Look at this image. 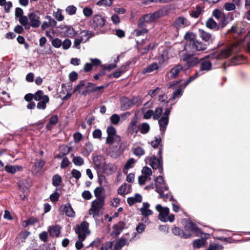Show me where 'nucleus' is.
<instances>
[{"instance_id": "1", "label": "nucleus", "mask_w": 250, "mask_h": 250, "mask_svg": "<svg viewBox=\"0 0 250 250\" xmlns=\"http://www.w3.org/2000/svg\"><path fill=\"white\" fill-rule=\"evenodd\" d=\"M172 232L174 235H178L182 238L187 239L192 236V233L198 235L201 231L195 224L189 222L186 226L185 231L178 227H175L172 229Z\"/></svg>"}, {"instance_id": "2", "label": "nucleus", "mask_w": 250, "mask_h": 250, "mask_svg": "<svg viewBox=\"0 0 250 250\" xmlns=\"http://www.w3.org/2000/svg\"><path fill=\"white\" fill-rule=\"evenodd\" d=\"M155 209L159 212L158 218L162 222L174 221L175 216L174 214H169V209L167 207H164L160 204H158L155 206Z\"/></svg>"}, {"instance_id": "3", "label": "nucleus", "mask_w": 250, "mask_h": 250, "mask_svg": "<svg viewBox=\"0 0 250 250\" xmlns=\"http://www.w3.org/2000/svg\"><path fill=\"white\" fill-rule=\"evenodd\" d=\"M104 206V201L103 200H94L91 204V207L88 210V214L93 218L99 217L102 214V210Z\"/></svg>"}, {"instance_id": "4", "label": "nucleus", "mask_w": 250, "mask_h": 250, "mask_svg": "<svg viewBox=\"0 0 250 250\" xmlns=\"http://www.w3.org/2000/svg\"><path fill=\"white\" fill-rule=\"evenodd\" d=\"M93 33L88 30H83L81 32L78 36L74 42L73 47L80 49V44L86 42L91 37L93 36Z\"/></svg>"}, {"instance_id": "5", "label": "nucleus", "mask_w": 250, "mask_h": 250, "mask_svg": "<svg viewBox=\"0 0 250 250\" xmlns=\"http://www.w3.org/2000/svg\"><path fill=\"white\" fill-rule=\"evenodd\" d=\"M76 232L78 235V239L84 240L86 236L90 233V230L89 229V224L86 221H83L80 225L77 226Z\"/></svg>"}, {"instance_id": "6", "label": "nucleus", "mask_w": 250, "mask_h": 250, "mask_svg": "<svg viewBox=\"0 0 250 250\" xmlns=\"http://www.w3.org/2000/svg\"><path fill=\"white\" fill-rule=\"evenodd\" d=\"M159 17V13L155 12L152 14H148L145 15L143 17H140L138 25L139 27H144L145 26V23H149L157 19Z\"/></svg>"}, {"instance_id": "7", "label": "nucleus", "mask_w": 250, "mask_h": 250, "mask_svg": "<svg viewBox=\"0 0 250 250\" xmlns=\"http://www.w3.org/2000/svg\"><path fill=\"white\" fill-rule=\"evenodd\" d=\"M128 235V234H126L120 239L112 242L113 243L112 250H121L123 247L128 245L129 242L132 240L133 237L132 238L126 237L125 236Z\"/></svg>"}, {"instance_id": "8", "label": "nucleus", "mask_w": 250, "mask_h": 250, "mask_svg": "<svg viewBox=\"0 0 250 250\" xmlns=\"http://www.w3.org/2000/svg\"><path fill=\"white\" fill-rule=\"evenodd\" d=\"M105 18L100 15H95L91 21V25L95 30H99L105 24Z\"/></svg>"}, {"instance_id": "9", "label": "nucleus", "mask_w": 250, "mask_h": 250, "mask_svg": "<svg viewBox=\"0 0 250 250\" xmlns=\"http://www.w3.org/2000/svg\"><path fill=\"white\" fill-rule=\"evenodd\" d=\"M190 24L189 20L186 18L180 16L177 18L173 22V25L177 30L184 28Z\"/></svg>"}, {"instance_id": "10", "label": "nucleus", "mask_w": 250, "mask_h": 250, "mask_svg": "<svg viewBox=\"0 0 250 250\" xmlns=\"http://www.w3.org/2000/svg\"><path fill=\"white\" fill-rule=\"evenodd\" d=\"M138 118L136 115L131 120L129 123L126 132L128 134L136 135L139 130V125L137 124Z\"/></svg>"}, {"instance_id": "11", "label": "nucleus", "mask_w": 250, "mask_h": 250, "mask_svg": "<svg viewBox=\"0 0 250 250\" xmlns=\"http://www.w3.org/2000/svg\"><path fill=\"white\" fill-rule=\"evenodd\" d=\"M141 172L142 175L139 176L138 182L140 185H143L147 179H150V176L152 175V172L151 169L147 167H144Z\"/></svg>"}, {"instance_id": "12", "label": "nucleus", "mask_w": 250, "mask_h": 250, "mask_svg": "<svg viewBox=\"0 0 250 250\" xmlns=\"http://www.w3.org/2000/svg\"><path fill=\"white\" fill-rule=\"evenodd\" d=\"M149 164L153 169H158L161 173L163 170V161L155 156H152L149 160Z\"/></svg>"}, {"instance_id": "13", "label": "nucleus", "mask_w": 250, "mask_h": 250, "mask_svg": "<svg viewBox=\"0 0 250 250\" xmlns=\"http://www.w3.org/2000/svg\"><path fill=\"white\" fill-rule=\"evenodd\" d=\"M29 20V26L37 28L40 26L41 22L39 16L35 13H30L28 14Z\"/></svg>"}, {"instance_id": "14", "label": "nucleus", "mask_w": 250, "mask_h": 250, "mask_svg": "<svg viewBox=\"0 0 250 250\" xmlns=\"http://www.w3.org/2000/svg\"><path fill=\"white\" fill-rule=\"evenodd\" d=\"M152 107V103L149 101L146 103L142 108V112L144 114V118L145 119H149L153 114V110L150 108Z\"/></svg>"}, {"instance_id": "15", "label": "nucleus", "mask_w": 250, "mask_h": 250, "mask_svg": "<svg viewBox=\"0 0 250 250\" xmlns=\"http://www.w3.org/2000/svg\"><path fill=\"white\" fill-rule=\"evenodd\" d=\"M185 39L187 41L185 45V49L188 51L191 48V45L196 40V36L192 32H187L184 36Z\"/></svg>"}, {"instance_id": "16", "label": "nucleus", "mask_w": 250, "mask_h": 250, "mask_svg": "<svg viewBox=\"0 0 250 250\" xmlns=\"http://www.w3.org/2000/svg\"><path fill=\"white\" fill-rule=\"evenodd\" d=\"M59 211L64 213L69 217H74L75 215V211L69 203L62 205Z\"/></svg>"}, {"instance_id": "17", "label": "nucleus", "mask_w": 250, "mask_h": 250, "mask_svg": "<svg viewBox=\"0 0 250 250\" xmlns=\"http://www.w3.org/2000/svg\"><path fill=\"white\" fill-rule=\"evenodd\" d=\"M199 35L203 41L208 42V43L212 42L214 40V38L211 34L203 29L199 30Z\"/></svg>"}, {"instance_id": "18", "label": "nucleus", "mask_w": 250, "mask_h": 250, "mask_svg": "<svg viewBox=\"0 0 250 250\" xmlns=\"http://www.w3.org/2000/svg\"><path fill=\"white\" fill-rule=\"evenodd\" d=\"M125 227V224L123 222H119L113 227V231L111 235L116 236L119 235Z\"/></svg>"}, {"instance_id": "19", "label": "nucleus", "mask_w": 250, "mask_h": 250, "mask_svg": "<svg viewBox=\"0 0 250 250\" xmlns=\"http://www.w3.org/2000/svg\"><path fill=\"white\" fill-rule=\"evenodd\" d=\"M156 190L160 191L161 189H165L166 191L167 190L168 188L166 186L163 177L162 176H158L155 180Z\"/></svg>"}, {"instance_id": "20", "label": "nucleus", "mask_w": 250, "mask_h": 250, "mask_svg": "<svg viewBox=\"0 0 250 250\" xmlns=\"http://www.w3.org/2000/svg\"><path fill=\"white\" fill-rule=\"evenodd\" d=\"M170 49L164 51L158 57V61L160 64H166L167 62L169 57Z\"/></svg>"}, {"instance_id": "21", "label": "nucleus", "mask_w": 250, "mask_h": 250, "mask_svg": "<svg viewBox=\"0 0 250 250\" xmlns=\"http://www.w3.org/2000/svg\"><path fill=\"white\" fill-rule=\"evenodd\" d=\"M150 205L147 203H144L142 207L140 208L141 214L144 216H148L152 214L153 211L149 209Z\"/></svg>"}, {"instance_id": "22", "label": "nucleus", "mask_w": 250, "mask_h": 250, "mask_svg": "<svg viewBox=\"0 0 250 250\" xmlns=\"http://www.w3.org/2000/svg\"><path fill=\"white\" fill-rule=\"evenodd\" d=\"M104 188L101 187H97L94 190V194L96 197V200L104 201L105 196L104 194Z\"/></svg>"}, {"instance_id": "23", "label": "nucleus", "mask_w": 250, "mask_h": 250, "mask_svg": "<svg viewBox=\"0 0 250 250\" xmlns=\"http://www.w3.org/2000/svg\"><path fill=\"white\" fill-rule=\"evenodd\" d=\"M193 50L203 51L207 49V45L201 42L196 40L191 45Z\"/></svg>"}, {"instance_id": "24", "label": "nucleus", "mask_w": 250, "mask_h": 250, "mask_svg": "<svg viewBox=\"0 0 250 250\" xmlns=\"http://www.w3.org/2000/svg\"><path fill=\"white\" fill-rule=\"evenodd\" d=\"M182 69L183 67L181 65H177L173 67L169 72L170 78L171 79L176 78Z\"/></svg>"}, {"instance_id": "25", "label": "nucleus", "mask_w": 250, "mask_h": 250, "mask_svg": "<svg viewBox=\"0 0 250 250\" xmlns=\"http://www.w3.org/2000/svg\"><path fill=\"white\" fill-rule=\"evenodd\" d=\"M62 29H63L66 36L68 37L73 38L77 34V33L74 29L71 26H64L63 28H62Z\"/></svg>"}, {"instance_id": "26", "label": "nucleus", "mask_w": 250, "mask_h": 250, "mask_svg": "<svg viewBox=\"0 0 250 250\" xmlns=\"http://www.w3.org/2000/svg\"><path fill=\"white\" fill-rule=\"evenodd\" d=\"M142 201V196L139 194H136L127 199V203L130 206H132L136 203H141Z\"/></svg>"}, {"instance_id": "27", "label": "nucleus", "mask_w": 250, "mask_h": 250, "mask_svg": "<svg viewBox=\"0 0 250 250\" xmlns=\"http://www.w3.org/2000/svg\"><path fill=\"white\" fill-rule=\"evenodd\" d=\"M132 152L135 156L140 157L145 154V149L140 146H135L134 145L132 149Z\"/></svg>"}, {"instance_id": "28", "label": "nucleus", "mask_w": 250, "mask_h": 250, "mask_svg": "<svg viewBox=\"0 0 250 250\" xmlns=\"http://www.w3.org/2000/svg\"><path fill=\"white\" fill-rule=\"evenodd\" d=\"M108 153L111 157L117 158L120 155V147L118 146L116 147L113 146H110L108 147Z\"/></svg>"}, {"instance_id": "29", "label": "nucleus", "mask_w": 250, "mask_h": 250, "mask_svg": "<svg viewBox=\"0 0 250 250\" xmlns=\"http://www.w3.org/2000/svg\"><path fill=\"white\" fill-rule=\"evenodd\" d=\"M159 193V197L163 199L165 201H167L168 199L171 201L172 199V196L168 193L167 190L166 191L165 189H161L160 191H156Z\"/></svg>"}, {"instance_id": "30", "label": "nucleus", "mask_w": 250, "mask_h": 250, "mask_svg": "<svg viewBox=\"0 0 250 250\" xmlns=\"http://www.w3.org/2000/svg\"><path fill=\"white\" fill-rule=\"evenodd\" d=\"M136 163V160L134 158H131L129 159L125 165L123 170L124 173L126 174L127 173V170L132 168Z\"/></svg>"}, {"instance_id": "31", "label": "nucleus", "mask_w": 250, "mask_h": 250, "mask_svg": "<svg viewBox=\"0 0 250 250\" xmlns=\"http://www.w3.org/2000/svg\"><path fill=\"white\" fill-rule=\"evenodd\" d=\"M168 123V118L162 117L159 121V124L161 131L164 132Z\"/></svg>"}, {"instance_id": "32", "label": "nucleus", "mask_w": 250, "mask_h": 250, "mask_svg": "<svg viewBox=\"0 0 250 250\" xmlns=\"http://www.w3.org/2000/svg\"><path fill=\"white\" fill-rule=\"evenodd\" d=\"M60 227L59 226L55 227H49L48 231L49 234L53 237H57L60 233Z\"/></svg>"}, {"instance_id": "33", "label": "nucleus", "mask_w": 250, "mask_h": 250, "mask_svg": "<svg viewBox=\"0 0 250 250\" xmlns=\"http://www.w3.org/2000/svg\"><path fill=\"white\" fill-rule=\"evenodd\" d=\"M121 141V137L118 135H108L106 142L108 144H112L115 142L119 143Z\"/></svg>"}, {"instance_id": "34", "label": "nucleus", "mask_w": 250, "mask_h": 250, "mask_svg": "<svg viewBox=\"0 0 250 250\" xmlns=\"http://www.w3.org/2000/svg\"><path fill=\"white\" fill-rule=\"evenodd\" d=\"M117 167L116 165L108 164L105 166L104 170L108 174H111L116 171Z\"/></svg>"}, {"instance_id": "35", "label": "nucleus", "mask_w": 250, "mask_h": 250, "mask_svg": "<svg viewBox=\"0 0 250 250\" xmlns=\"http://www.w3.org/2000/svg\"><path fill=\"white\" fill-rule=\"evenodd\" d=\"M232 48V47H229L227 49L222 50L219 54H218L219 58H227L229 57L231 54Z\"/></svg>"}, {"instance_id": "36", "label": "nucleus", "mask_w": 250, "mask_h": 250, "mask_svg": "<svg viewBox=\"0 0 250 250\" xmlns=\"http://www.w3.org/2000/svg\"><path fill=\"white\" fill-rule=\"evenodd\" d=\"M21 169V167H19L17 166H6L4 167L5 170L9 173L14 174L16 173L18 171H20Z\"/></svg>"}, {"instance_id": "37", "label": "nucleus", "mask_w": 250, "mask_h": 250, "mask_svg": "<svg viewBox=\"0 0 250 250\" xmlns=\"http://www.w3.org/2000/svg\"><path fill=\"white\" fill-rule=\"evenodd\" d=\"M158 67H159L157 63H152L143 69V73H146L151 72L154 70L158 69Z\"/></svg>"}, {"instance_id": "38", "label": "nucleus", "mask_w": 250, "mask_h": 250, "mask_svg": "<svg viewBox=\"0 0 250 250\" xmlns=\"http://www.w3.org/2000/svg\"><path fill=\"white\" fill-rule=\"evenodd\" d=\"M212 66L211 62L208 60H203L201 63V69L203 70L209 71L211 69Z\"/></svg>"}, {"instance_id": "39", "label": "nucleus", "mask_w": 250, "mask_h": 250, "mask_svg": "<svg viewBox=\"0 0 250 250\" xmlns=\"http://www.w3.org/2000/svg\"><path fill=\"white\" fill-rule=\"evenodd\" d=\"M206 26L210 29H215L218 28L217 23L212 18H209L206 21Z\"/></svg>"}, {"instance_id": "40", "label": "nucleus", "mask_w": 250, "mask_h": 250, "mask_svg": "<svg viewBox=\"0 0 250 250\" xmlns=\"http://www.w3.org/2000/svg\"><path fill=\"white\" fill-rule=\"evenodd\" d=\"M85 90V82L81 81L74 88V92H78L82 94L83 91Z\"/></svg>"}, {"instance_id": "41", "label": "nucleus", "mask_w": 250, "mask_h": 250, "mask_svg": "<svg viewBox=\"0 0 250 250\" xmlns=\"http://www.w3.org/2000/svg\"><path fill=\"white\" fill-rule=\"evenodd\" d=\"M49 99L48 96L44 97V99L37 104V107L40 109H44L46 107V104L49 102Z\"/></svg>"}, {"instance_id": "42", "label": "nucleus", "mask_w": 250, "mask_h": 250, "mask_svg": "<svg viewBox=\"0 0 250 250\" xmlns=\"http://www.w3.org/2000/svg\"><path fill=\"white\" fill-rule=\"evenodd\" d=\"M150 129V126L148 124L143 123L139 125V130L143 134H146Z\"/></svg>"}, {"instance_id": "43", "label": "nucleus", "mask_w": 250, "mask_h": 250, "mask_svg": "<svg viewBox=\"0 0 250 250\" xmlns=\"http://www.w3.org/2000/svg\"><path fill=\"white\" fill-rule=\"evenodd\" d=\"M212 15L218 20H225V14L219 9H215L212 12Z\"/></svg>"}, {"instance_id": "44", "label": "nucleus", "mask_w": 250, "mask_h": 250, "mask_svg": "<svg viewBox=\"0 0 250 250\" xmlns=\"http://www.w3.org/2000/svg\"><path fill=\"white\" fill-rule=\"evenodd\" d=\"M53 15L56 20L59 21H62L64 19V17L62 13V10L60 9H58L56 11H54Z\"/></svg>"}, {"instance_id": "45", "label": "nucleus", "mask_w": 250, "mask_h": 250, "mask_svg": "<svg viewBox=\"0 0 250 250\" xmlns=\"http://www.w3.org/2000/svg\"><path fill=\"white\" fill-rule=\"evenodd\" d=\"M19 22L25 27V28H29V20L28 17L25 16H22L18 19Z\"/></svg>"}, {"instance_id": "46", "label": "nucleus", "mask_w": 250, "mask_h": 250, "mask_svg": "<svg viewBox=\"0 0 250 250\" xmlns=\"http://www.w3.org/2000/svg\"><path fill=\"white\" fill-rule=\"evenodd\" d=\"M73 157V162L77 166H81L84 164V160L80 156H74L73 154L71 155Z\"/></svg>"}, {"instance_id": "47", "label": "nucleus", "mask_w": 250, "mask_h": 250, "mask_svg": "<svg viewBox=\"0 0 250 250\" xmlns=\"http://www.w3.org/2000/svg\"><path fill=\"white\" fill-rule=\"evenodd\" d=\"M45 95H43V93L42 90H38L34 95V99L36 101H43L44 97Z\"/></svg>"}, {"instance_id": "48", "label": "nucleus", "mask_w": 250, "mask_h": 250, "mask_svg": "<svg viewBox=\"0 0 250 250\" xmlns=\"http://www.w3.org/2000/svg\"><path fill=\"white\" fill-rule=\"evenodd\" d=\"M38 222V220L34 217H31L29 218L28 219L24 221L22 225L24 227H26L28 225H32L35 224L36 223Z\"/></svg>"}, {"instance_id": "49", "label": "nucleus", "mask_w": 250, "mask_h": 250, "mask_svg": "<svg viewBox=\"0 0 250 250\" xmlns=\"http://www.w3.org/2000/svg\"><path fill=\"white\" fill-rule=\"evenodd\" d=\"M94 89L95 85L93 83H85V90L83 91L82 94L85 95L86 93L89 91H94Z\"/></svg>"}, {"instance_id": "50", "label": "nucleus", "mask_w": 250, "mask_h": 250, "mask_svg": "<svg viewBox=\"0 0 250 250\" xmlns=\"http://www.w3.org/2000/svg\"><path fill=\"white\" fill-rule=\"evenodd\" d=\"M202 8L201 6H197L195 10L192 11L190 15L195 18H198L199 15L202 13Z\"/></svg>"}, {"instance_id": "51", "label": "nucleus", "mask_w": 250, "mask_h": 250, "mask_svg": "<svg viewBox=\"0 0 250 250\" xmlns=\"http://www.w3.org/2000/svg\"><path fill=\"white\" fill-rule=\"evenodd\" d=\"M52 180L53 185L55 187H57L61 184L62 178L60 175L56 174L53 177Z\"/></svg>"}, {"instance_id": "52", "label": "nucleus", "mask_w": 250, "mask_h": 250, "mask_svg": "<svg viewBox=\"0 0 250 250\" xmlns=\"http://www.w3.org/2000/svg\"><path fill=\"white\" fill-rule=\"evenodd\" d=\"M77 8L73 5H69L66 8L65 11L69 15H73L76 14Z\"/></svg>"}, {"instance_id": "53", "label": "nucleus", "mask_w": 250, "mask_h": 250, "mask_svg": "<svg viewBox=\"0 0 250 250\" xmlns=\"http://www.w3.org/2000/svg\"><path fill=\"white\" fill-rule=\"evenodd\" d=\"M205 240L203 239H199L195 240L193 242V247L196 248H199L204 246Z\"/></svg>"}, {"instance_id": "54", "label": "nucleus", "mask_w": 250, "mask_h": 250, "mask_svg": "<svg viewBox=\"0 0 250 250\" xmlns=\"http://www.w3.org/2000/svg\"><path fill=\"white\" fill-rule=\"evenodd\" d=\"M51 44L54 47L58 48L62 46V42L60 39L56 38L52 40Z\"/></svg>"}, {"instance_id": "55", "label": "nucleus", "mask_w": 250, "mask_h": 250, "mask_svg": "<svg viewBox=\"0 0 250 250\" xmlns=\"http://www.w3.org/2000/svg\"><path fill=\"white\" fill-rule=\"evenodd\" d=\"M120 117L116 114H113L110 118V121L112 124L117 125L120 121Z\"/></svg>"}, {"instance_id": "56", "label": "nucleus", "mask_w": 250, "mask_h": 250, "mask_svg": "<svg viewBox=\"0 0 250 250\" xmlns=\"http://www.w3.org/2000/svg\"><path fill=\"white\" fill-rule=\"evenodd\" d=\"M162 113V109L160 107L156 108L154 112H153V118L154 120L158 119Z\"/></svg>"}, {"instance_id": "57", "label": "nucleus", "mask_w": 250, "mask_h": 250, "mask_svg": "<svg viewBox=\"0 0 250 250\" xmlns=\"http://www.w3.org/2000/svg\"><path fill=\"white\" fill-rule=\"evenodd\" d=\"M71 45V42L69 39H66L62 42V48L64 50L68 49Z\"/></svg>"}, {"instance_id": "58", "label": "nucleus", "mask_w": 250, "mask_h": 250, "mask_svg": "<svg viewBox=\"0 0 250 250\" xmlns=\"http://www.w3.org/2000/svg\"><path fill=\"white\" fill-rule=\"evenodd\" d=\"M224 8L227 11H231L235 9L236 6L233 3L227 2L224 4Z\"/></svg>"}, {"instance_id": "59", "label": "nucleus", "mask_w": 250, "mask_h": 250, "mask_svg": "<svg viewBox=\"0 0 250 250\" xmlns=\"http://www.w3.org/2000/svg\"><path fill=\"white\" fill-rule=\"evenodd\" d=\"M58 117L57 116H52L50 119L49 124L47 125V126H46L47 128L48 129L51 128L50 126L56 125L57 124V123L58 122Z\"/></svg>"}, {"instance_id": "60", "label": "nucleus", "mask_w": 250, "mask_h": 250, "mask_svg": "<svg viewBox=\"0 0 250 250\" xmlns=\"http://www.w3.org/2000/svg\"><path fill=\"white\" fill-rule=\"evenodd\" d=\"M45 19L48 21L50 27H55L57 25V21L50 16H46Z\"/></svg>"}, {"instance_id": "61", "label": "nucleus", "mask_w": 250, "mask_h": 250, "mask_svg": "<svg viewBox=\"0 0 250 250\" xmlns=\"http://www.w3.org/2000/svg\"><path fill=\"white\" fill-rule=\"evenodd\" d=\"M113 243L112 242H107L101 247L100 250H108L110 249H112L113 247Z\"/></svg>"}, {"instance_id": "62", "label": "nucleus", "mask_w": 250, "mask_h": 250, "mask_svg": "<svg viewBox=\"0 0 250 250\" xmlns=\"http://www.w3.org/2000/svg\"><path fill=\"white\" fill-rule=\"evenodd\" d=\"M61 153L62 155H65L68 154L71 150L69 147L66 146H62L60 147Z\"/></svg>"}, {"instance_id": "63", "label": "nucleus", "mask_w": 250, "mask_h": 250, "mask_svg": "<svg viewBox=\"0 0 250 250\" xmlns=\"http://www.w3.org/2000/svg\"><path fill=\"white\" fill-rule=\"evenodd\" d=\"M83 14L85 17H89L92 15L93 11L90 8L86 7L83 9Z\"/></svg>"}, {"instance_id": "64", "label": "nucleus", "mask_w": 250, "mask_h": 250, "mask_svg": "<svg viewBox=\"0 0 250 250\" xmlns=\"http://www.w3.org/2000/svg\"><path fill=\"white\" fill-rule=\"evenodd\" d=\"M223 247L217 244L209 245L208 248L206 250H221Z\"/></svg>"}]
</instances>
